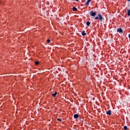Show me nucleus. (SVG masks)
Returning <instances> with one entry per match:
<instances>
[{
	"mask_svg": "<svg viewBox=\"0 0 130 130\" xmlns=\"http://www.w3.org/2000/svg\"><path fill=\"white\" fill-rule=\"evenodd\" d=\"M106 113L108 115H111V110L107 111Z\"/></svg>",
	"mask_w": 130,
	"mask_h": 130,
	"instance_id": "obj_5",
	"label": "nucleus"
},
{
	"mask_svg": "<svg viewBox=\"0 0 130 130\" xmlns=\"http://www.w3.org/2000/svg\"><path fill=\"white\" fill-rule=\"evenodd\" d=\"M38 64H39V61H36L35 65L38 66Z\"/></svg>",
	"mask_w": 130,
	"mask_h": 130,
	"instance_id": "obj_12",
	"label": "nucleus"
},
{
	"mask_svg": "<svg viewBox=\"0 0 130 130\" xmlns=\"http://www.w3.org/2000/svg\"><path fill=\"white\" fill-rule=\"evenodd\" d=\"M57 120H58V121H60V122H61V121H62L61 119H59V118H58Z\"/></svg>",
	"mask_w": 130,
	"mask_h": 130,
	"instance_id": "obj_15",
	"label": "nucleus"
},
{
	"mask_svg": "<svg viewBox=\"0 0 130 130\" xmlns=\"http://www.w3.org/2000/svg\"><path fill=\"white\" fill-rule=\"evenodd\" d=\"M87 35V34H86V32H85V31H82V36H85V35Z\"/></svg>",
	"mask_w": 130,
	"mask_h": 130,
	"instance_id": "obj_8",
	"label": "nucleus"
},
{
	"mask_svg": "<svg viewBox=\"0 0 130 130\" xmlns=\"http://www.w3.org/2000/svg\"><path fill=\"white\" fill-rule=\"evenodd\" d=\"M90 24H91V23H90L89 21H87V22H86V25H87V26H90Z\"/></svg>",
	"mask_w": 130,
	"mask_h": 130,
	"instance_id": "obj_10",
	"label": "nucleus"
},
{
	"mask_svg": "<svg viewBox=\"0 0 130 130\" xmlns=\"http://www.w3.org/2000/svg\"><path fill=\"white\" fill-rule=\"evenodd\" d=\"M77 10H78V9H77V8H76V7H73V11L74 12H76Z\"/></svg>",
	"mask_w": 130,
	"mask_h": 130,
	"instance_id": "obj_9",
	"label": "nucleus"
},
{
	"mask_svg": "<svg viewBox=\"0 0 130 130\" xmlns=\"http://www.w3.org/2000/svg\"><path fill=\"white\" fill-rule=\"evenodd\" d=\"M123 128H124V129H125V130L128 129L127 126H124Z\"/></svg>",
	"mask_w": 130,
	"mask_h": 130,
	"instance_id": "obj_13",
	"label": "nucleus"
},
{
	"mask_svg": "<svg viewBox=\"0 0 130 130\" xmlns=\"http://www.w3.org/2000/svg\"><path fill=\"white\" fill-rule=\"evenodd\" d=\"M127 2H130V0H127Z\"/></svg>",
	"mask_w": 130,
	"mask_h": 130,
	"instance_id": "obj_18",
	"label": "nucleus"
},
{
	"mask_svg": "<svg viewBox=\"0 0 130 130\" xmlns=\"http://www.w3.org/2000/svg\"><path fill=\"white\" fill-rule=\"evenodd\" d=\"M90 14H91V16H92V17H94V16L96 15V13L93 12V10H92V11L90 12Z\"/></svg>",
	"mask_w": 130,
	"mask_h": 130,
	"instance_id": "obj_3",
	"label": "nucleus"
},
{
	"mask_svg": "<svg viewBox=\"0 0 130 130\" xmlns=\"http://www.w3.org/2000/svg\"><path fill=\"white\" fill-rule=\"evenodd\" d=\"M76 2H79V0H75Z\"/></svg>",
	"mask_w": 130,
	"mask_h": 130,
	"instance_id": "obj_17",
	"label": "nucleus"
},
{
	"mask_svg": "<svg viewBox=\"0 0 130 130\" xmlns=\"http://www.w3.org/2000/svg\"><path fill=\"white\" fill-rule=\"evenodd\" d=\"M74 118H75V119H77V118H79V114H74Z\"/></svg>",
	"mask_w": 130,
	"mask_h": 130,
	"instance_id": "obj_4",
	"label": "nucleus"
},
{
	"mask_svg": "<svg viewBox=\"0 0 130 130\" xmlns=\"http://www.w3.org/2000/svg\"><path fill=\"white\" fill-rule=\"evenodd\" d=\"M127 16H130V9L128 10L127 11Z\"/></svg>",
	"mask_w": 130,
	"mask_h": 130,
	"instance_id": "obj_11",
	"label": "nucleus"
},
{
	"mask_svg": "<svg viewBox=\"0 0 130 130\" xmlns=\"http://www.w3.org/2000/svg\"><path fill=\"white\" fill-rule=\"evenodd\" d=\"M128 38L130 39V34L128 35Z\"/></svg>",
	"mask_w": 130,
	"mask_h": 130,
	"instance_id": "obj_16",
	"label": "nucleus"
},
{
	"mask_svg": "<svg viewBox=\"0 0 130 130\" xmlns=\"http://www.w3.org/2000/svg\"><path fill=\"white\" fill-rule=\"evenodd\" d=\"M98 19L99 20H100V21H102L103 20V17H102V15H101V14H99L98 16L95 18V20H98Z\"/></svg>",
	"mask_w": 130,
	"mask_h": 130,
	"instance_id": "obj_1",
	"label": "nucleus"
},
{
	"mask_svg": "<svg viewBox=\"0 0 130 130\" xmlns=\"http://www.w3.org/2000/svg\"><path fill=\"white\" fill-rule=\"evenodd\" d=\"M91 3V0H87V2L86 3V6H89V4Z\"/></svg>",
	"mask_w": 130,
	"mask_h": 130,
	"instance_id": "obj_6",
	"label": "nucleus"
},
{
	"mask_svg": "<svg viewBox=\"0 0 130 130\" xmlns=\"http://www.w3.org/2000/svg\"><path fill=\"white\" fill-rule=\"evenodd\" d=\"M47 43H49V42H50V40L49 39L47 40Z\"/></svg>",
	"mask_w": 130,
	"mask_h": 130,
	"instance_id": "obj_14",
	"label": "nucleus"
},
{
	"mask_svg": "<svg viewBox=\"0 0 130 130\" xmlns=\"http://www.w3.org/2000/svg\"><path fill=\"white\" fill-rule=\"evenodd\" d=\"M56 95H57V92H55L54 93H52V96L53 97H56Z\"/></svg>",
	"mask_w": 130,
	"mask_h": 130,
	"instance_id": "obj_7",
	"label": "nucleus"
},
{
	"mask_svg": "<svg viewBox=\"0 0 130 130\" xmlns=\"http://www.w3.org/2000/svg\"><path fill=\"white\" fill-rule=\"evenodd\" d=\"M117 31L119 33H122L123 32L122 31V29L120 27L117 29Z\"/></svg>",
	"mask_w": 130,
	"mask_h": 130,
	"instance_id": "obj_2",
	"label": "nucleus"
}]
</instances>
